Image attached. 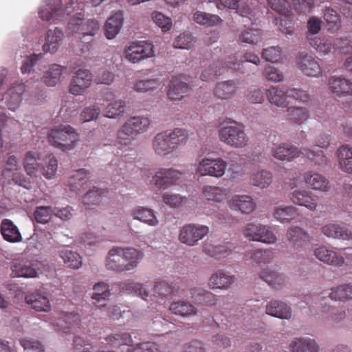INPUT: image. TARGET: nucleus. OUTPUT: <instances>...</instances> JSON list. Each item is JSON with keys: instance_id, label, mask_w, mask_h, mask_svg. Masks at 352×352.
I'll return each instance as SVG.
<instances>
[{"instance_id": "f257e3e1", "label": "nucleus", "mask_w": 352, "mask_h": 352, "mask_svg": "<svg viewBox=\"0 0 352 352\" xmlns=\"http://www.w3.org/2000/svg\"><path fill=\"white\" fill-rule=\"evenodd\" d=\"M144 253L131 247L116 246L110 249L105 257L104 265L108 270L122 272L136 268Z\"/></svg>"}, {"instance_id": "f03ea898", "label": "nucleus", "mask_w": 352, "mask_h": 352, "mask_svg": "<svg viewBox=\"0 0 352 352\" xmlns=\"http://www.w3.org/2000/svg\"><path fill=\"white\" fill-rule=\"evenodd\" d=\"M188 138V133L183 129L166 130L155 135L152 148L156 155L166 156L177 150L179 145L185 144Z\"/></svg>"}, {"instance_id": "7ed1b4c3", "label": "nucleus", "mask_w": 352, "mask_h": 352, "mask_svg": "<svg viewBox=\"0 0 352 352\" xmlns=\"http://www.w3.org/2000/svg\"><path fill=\"white\" fill-rule=\"evenodd\" d=\"M218 135L221 142L234 148H243L249 144L250 138L243 127L235 122L222 124Z\"/></svg>"}, {"instance_id": "20e7f679", "label": "nucleus", "mask_w": 352, "mask_h": 352, "mask_svg": "<svg viewBox=\"0 0 352 352\" xmlns=\"http://www.w3.org/2000/svg\"><path fill=\"white\" fill-rule=\"evenodd\" d=\"M78 141V134L70 126L56 127L48 134L49 143L63 151L74 149Z\"/></svg>"}, {"instance_id": "39448f33", "label": "nucleus", "mask_w": 352, "mask_h": 352, "mask_svg": "<svg viewBox=\"0 0 352 352\" xmlns=\"http://www.w3.org/2000/svg\"><path fill=\"white\" fill-rule=\"evenodd\" d=\"M151 124L150 119L144 116H133L127 119L117 133L120 143L133 138L146 131Z\"/></svg>"}, {"instance_id": "423d86ee", "label": "nucleus", "mask_w": 352, "mask_h": 352, "mask_svg": "<svg viewBox=\"0 0 352 352\" xmlns=\"http://www.w3.org/2000/svg\"><path fill=\"white\" fill-rule=\"evenodd\" d=\"M48 270V266L43 262L21 261L11 265L12 276L16 278H34Z\"/></svg>"}, {"instance_id": "0eeeda50", "label": "nucleus", "mask_w": 352, "mask_h": 352, "mask_svg": "<svg viewBox=\"0 0 352 352\" xmlns=\"http://www.w3.org/2000/svg\"><path fill=\"white\" fill-rule=\"evenodd\" d=\"M123 54L129 62L138 63L154 56L155 52L152 43L142 41L130 43L124 47Z\"/></svg>"}, {"instance_id": "6e6552de", "label": "nucleus", "mask_w": 352, "mask_h": 352, "mask_svg": "<svg viewBox=\"0 0 352 352\" xmlns=\"http://www.w3.org/2000/svg\"><path fill=\"white\" fill-rule=\"evenodd\" d=\"M227 166V162L222 158L204 157L198 163L196 173L201 177L210 176L219 178L225 174Z\"/></svg>"}, {"instance_id": "1a4fd4ad", "label": "nucleus", "mask_w": 352, "mask_h": 352, "mask_svg": "<svg viewBox=\"0 0 352 352\" xmlns=\"http://www.w3.org/2000/svg\"><path fill=\"white\" fill-rule=\"evenodd\" d=\"M209 232L206 226L200 224H187L179 230V241L188 246L197 245L198 242L206 236Z\"/></svg>"}, {"instance_id": "9d476101", "label": "nucleus", "mask_w": 352, "mask_h": 352, "mask_svg": "<svg viewBox=\"0 0 352 352\" xmlns=\"http://www.w3.org/2000/svg\"><path fill=\"white\" fill-rule=\"evenodd\" d=\"M61 7V0H45L38 10L39 17L43 21L56 23L65 13L69 14L71 12L68 7L64 11Z\"/></svg>"}, {"instance_id": "9b49d317", "label": "nucleus", "mask_w": 352, "mask_h": 352, "mask_svg": "<svg viewBox=\"0 0 352 352\" xmlns=\"http://www.w3.org/2000/svg\"><path fill=\"white\" fill-rule=\"evenodd\" d=\"M82 16L78 14L72 16L68 23V30L74 34L80 33L82 36H94L100 30V24L96 19H89L84 23H82Z\"/></svg>"}, {"instance_id": "f8f14e48", "label": "nucleus", "mask_w": 352, "mask_h": 352, "mask_svg": "<svg viewBox=\"0 0 352 352\" xmlns=\"http://www.w3.org/2000/svg\"><path fill=\"white\" fill-rule=\"evenodd\" d=\"M19 170H20V163L18 158L14 155H10L4 165L2 175L5 178H11L16 184L26 189H30L32 188L30 182L23 175L17 174Z\"/></svg>"}, {"instance_id": "ddd939ff", "label": "nucleus", "mask_w": 352, "mask_h": 352, "mask_svg": "<svg viewBox=\"0 0 352 352\" xmlns=\"http://www.w3.org/2000/svg\"><path fill=\"white\" fill-rule=\"evenodd\" d=\"M114 98L113 92H107L103 96V116L109 119H118L123 116L125 113L126 103L122 100H116L110 102Z\"/></svg>"}, {"instance_id": "4468645a", "label": "nucleus", "mask_w": 352, "mask_h": 352, "mask_svg": "<svg viewBox=\"0 0 352 352\" xmlns=\"http://www.w3.org/2000/svg\"><path fill=\"white\" fill-rule=\"evenodd\" d=\"M314 255L320 262L328 265L340 267L345 265V258L342 253L324 245L315 248Z\"/></svg>"}, {"instance_id": "2eb2a0df", "label": "nucleus", "mask_w": 352, "mask_h": 352, "mask_svg": "<svg viewBox=\"0 0 352 352\" xmlns=\"http://www.w3.org/2000/svg\"><path fill=\"white\" fill-rule=\"evenodd\" d=\"M182 177V172L175 168H161L152 177V184L159 189L166 188L175 184Z\"/></svg>"}, {"instance_id": "dca6fc26", "label": "nucleus", "mask_w": 352, "mask_h": 352, "mask_svg": "<svg viewBox=\"0 0 352 352\" xmlns=\"http://www.w3.org/2000/svg\"><path fill=\"white\" fill-rule=\"evenodd\" d=\"M270 154L276 160L292 162L300 156V151L289 143L282 142L274 144L270 149Z\"/></svg>"}, {"instance_id": "f3484780", "label": "nucleus", "mask_w": 352, "mask_h": 352, "mask_svg": "<svg viewBox=\"0 0 352 352\" xmlns=\"http://www.w3.org/2000/svg\"><path fill=\"white\" fill-rule=\"evenodd\" d=\"M92 74L87 69H80L76 72L69 85V92L75 96L82 95L90 87Z\"/></svg>"}, {"instance_id": "a211bd4d", "label": "nucleus", "mask_w": 352, "mask_h": 352, "mask_svg": "<svg viewBox=\"0 0 352 352\" xmlns=\"http://www.w3.org/2000/svg\"><path fill=\"white\" fill-rule=\"evenodd\" d=\"M227 204L230 209L244 214L252 213L256 207L254 199L248 195H234L228 199Z\"/></svg>"}, {"instance_id": "6ab92c4d", "label": "nucleus", "mask_w": 352, "mask_h": 352, "mask_svg": "<svg viewBox=\"0 0 352 352\" xmlns=\"http://www.w3.org/2000/svg\"><path fill=\"white\" fill-rule=\"evenodd\" d=\"M298 68L306 76L316 77L322 74V68L311 56L302 52L296 57Z\"/></svg>"}, {"instance_id": "aec40b11", "label": "nucleus", "mask_w": 352, "mask_h": 352, "mask_svg": "<svg viewBox=\"0 0 352 352\" xmlns=\"http://www.w3.org/2000/svg\"><path fill=\"white\" fill-rule=\"evenodd\" d=\"M305 184L315 191L325 192L331 188L329 180L322 174L315 171H307L303 175Z\"/></svg>"}, {"instance_id": "412c9836", "label": "nucleus", "mask_w": 352, "mask_h": 352, "mask_svg": "<svg viewBox=\"0 0 352 352\" xmlns=\"http://www.w3.org/2000/svg\"><path fill=\"white\" fill-rule=\"evenodd\" d=\"M289 198L294 204L305 207L310 211H315L318 208L316 199L307 190H294L291 192Z\"/></svg>"}, {"instance_id": "4be33fe9", "label": "nucleus", "mask_w": 352, "mask_h": 352, "mask_svg": "<svg viewBox=\"0 0 352 352\" xmlns=\"http://www.w3.org/2000/svg\"><path fill=\"white\" fill-rule=\"evenodd\" d=\"M291 352H319L318 342L311 337H298L294 338L289 345Z\"/></svg>"}, {"instance_id": "5701e85b", "label": "nucleus", "mask_w": 352, "mask_h": 352, "mask_svg": "<svg viewBox=\"0 0 352 352\" xmlns=\"http://www.w3.org/2000/svg\"><path fill=\"white\" fill-rule=\"evenodd\" d=\"M130 215L134 220L139 221L149 226L156 227L159 225V220L156 214L151 208L137 206L131 210Z\"/></svg>"}, {"instance_id": "b1692460", "label": "nucleus", "mask_w": 352, "mask_h": 352, "mask_svg": "<svg viewBox=\"0 0 352 352\" xmlns=\"http://www.w3.org/2000/svg\"><path fill=\"white\" fill-rule=\"evenodd\" d=\"M90 174L85 169L75 171L67 182L69 190L76 194H80L88 186Z\"/></svg>"}, {"instance_id": "393cba45", "label": "nucleus", "mask_w": 352, "mask_h": 352, "mask_svg": "<svg viewBox=\"0 0 352 352\" xmlns=\"http://www.w3.org/2000/svg\"><path fill=\"white\" fill-rule=\"evenodd\" d=\"M339 168L344 173L352 175V146L342 144L336 150Z\"/></svg>"}, {"instance_id": "a878e982", "label": "nucleus", "mask_w": 352, "mask_h": 352, "mask_svg": "<svg viewBox=\"0 0 352 352\" xmlns=\"http://www.w3.org/2000/svg\"><path fill=\"white\" fill-rule=\"evenodd\" d=\"M234 280V276L228 272L219 271L211 275L208 286L212 289L226 290L231 287Z\"/></svg>"}, {"instance_id": "bb28decb", "label": "nucleus", "mask_w": 352, "mask_h": 352, "mask_svg": "<svg viewBox=\"0 0 352 352\" xmlns=\"http://www.w3.org/2000/svg\"><path fill=\"white\" fill-rule=\"evenodd\" d=\"M25 92V87L23 84H17L10 87L6 92L4 100L8 108L15 111L20 106L22 101V96Z\"/></svg>"}, {"instance_id": "cd10ccee", "label": "nucleus", "mask_w": 352, "mask_h": 352, "mask_svg": "<svg viewBox=\"0 0 352 352\" xmlns=\"http://www.w3.org/2000/svg\"><path fill=\"white\" fill-rule=\"evenodd\" d=\"M321 231L328 238L345 241L352 240V231L338 224H326L322 227Z\"/></svg>"}, {"instance_id": "c85d7f7f", "label": "nucleus", "mask_w": 352, "mask_h": 352, "mask_svg": "<svg viewBox=\"0 0 352 352\" xmlns=\"http://www.w3.org/2000/svg\"><path fill=\"white\" fill-rule=\"evenodd\" d=\"M241 0H216L217 8L221 6L226 8L236 10L237 13L243 17H249L254 8L252 3L247 1L240 3Z\"/></svg>"}, {"instance_id": "c756f323", "label": "nucleus", "mask_w": 352, "mask_h": 352, "mask_svg": "<svg viewBox=\"0 0 352 352\" xmlns=\"http://www.w3.org/2000/svg\"><path fill=\"white\" fill-rule=\"evenodd\" d=\"M64 37L63 32L58 28L49 30L45 36L43 50L45 52L54 53L57 51Z\"/></svg>"}, {"instance_id": "7c9ffc66", "label": "nucleus", "mask_w": 352, "mask_h": 352, "mask_svg": "<svg viewBox=\"0 0 352 352\" xmlns=\"http://www.w3.org/2000/svg\"><path fill=\"white\" fill-rule=\"evenodd\" d=\"M329 89L331 92L338 97L350 96L352 94V82L342 77H331L329 81Z\"/></svg>"}, {"instance_id": "2f4dec72", "label": "nucleus", "mask_w": 352, "mask_h": 352, "mask_svg": "<svg viewBox=\"0 0 352 352\" xmlns=\"http://www.w3.org/2000/svg\"><path fill=\"white\" fill-rule=\"evenodd\" d=\"M25 302L29 307L36 311L48 312L52 305L47 296L40 293H32L25 296Z\"/></svg>"}, {"instance_id": "473e14b6", "label": "nucleus", "mask_w": 352, "mask_h": 352, "mask_svg": "<svg viewBox=\"0 0 352 352\" xmlns=\"http://www.w3.org/2000/svg\"><path fill=\"white\" fill-rule=\"evenodd\" d=\"M124 23L123 14L116 12L109 17L104 24V35L107 39H113L120 32Z\"/></svg>"}, {"instance_id": "72a5a7b5", "label": "nucleus", "mask_w": 352, "mask_h": 352, "mask_svg": "<svg viewBox=\"0 0 352 352\" xmlns=\"http://www.w3.org/2000/svg\"><path fill=\"white\" fill-rule=\"evenodd\" d=\"M120 289L129 294H133L144 300L151 303V292L142 283L125 281L120 284Z\"/></svg>"}, {"instance_id": "f704fd0d", "label": "nucleus", "mask_w": 352, "mask_h": 352, "mask_svg": "<svg viewBox=\"0 0 352 352\" xmlns=\"http://www.w3.org/2000/svg\"><path fill=\"white\" fill-rule=\"evenodd\" d=\"M267 97L273 105L285 108L290 103L289 89L284 91L276 87H271L267 91Z\"/></svg>"}, {"instance_id": "c9c22d12", "label": "nucleus", "mask_w": 352, "mask_h": 352, "mask_svg": "<svg viewBox=\"0 0 352 352\" xmlns=\"http://www.w3.org/2000/svg\"><path fill=\"white\" fill-rule=\"evenodd\" d=\"M267 314L280 319L288 320L292 318V309L289 306L282 301L272 300L266 305Z\"/></svg>"}, {"instance_id": "e433bc0d", "label": "nucleus", "mask_w": 352, "mask_h": 352, "mask_svg": "<svg viewBox=\"0 0 352 352\" xmlns=\"http://www.w3.org/2000/svg\"><path fill=\"white\" fill-rule=\"evenodd\" d=\"M66 72L67 69L59 65H52L43 72V80L47 85L54 87L61 81Z\"/></svg>"}, {"instance_id": "4c0bfd02", "label": "nucleus", "mask_w": 352, "mask_h": 352, "mask_svg": "<svg viewBox=\"0 0 352 352\" xmlns=\"http://www.w3.org/2000/svg\"><path fill=\"white\" fill-rule=\"evenodd\" d=\"M338 41V39L326 37L315 36L309 38L311 46L320 55H326L332 52Z\"/></svg>"}, {"instance_id": "58836bf2", "label": "nucleus", "mask_w": 352, "mask_h": 352, "mask_svg": "<svg viewBox=\"0 0 352 352\" xmlns=\"http://www.w3.org/2000/svg\"><path fill=\"white\" fill-rule=\"evenodd\" d=\"M58 321L54 323V329L57 331L69 333L75 324L79 321V317L73 313H60L57 318Z\"/></svg>"}, {"instance_id": "ea45409f", "label": "nucleus", "mask_w": 352, "mask_h": 352, "mask_svg": "<svg viewBox=\"0 0 352 352\" xmlns=\"http://www.w3.org/2000/svg\"><path fill=\"white\" fill-rule=\"evenodd\" d=\"M262 38L261 30L252 27H245L238 35V41L242 45H257L262 41Z\"/></svg>"}, {"instance_id": "a19ab883", "label": "nucleus", "mask_w": 352, "mask_h": 352, "mask_svg": "<svg viewBox=\"0 0 352 352\" xmlns=\"http://www.w3.org/2000/svg\"><path fill=\"white\" fill-rule=\"evenodd\" d=\"M41 153L37 150L26 152L23 160V169L30 177L35 176L39 169L38 161L41 160Z\"/></svg>"}, {"instance_id": "79ce46f5", "label": "nucleus", "mask_w": 352, "mask_h": 352, "mask_svg": "<svg viewBox=\"0 0 352 352\" xmlns=\"http://www.w3.org/2000/svg\"><path fill=\"white\" fill-rule=\"evenodd\" d=\"M1 233L3 239L10 243L22 241L21 234L18 227L10 219H3L1 223Z\"/></svg>"}, {"instance_id": "37998d69", "label": "nucleus", "mask_w": 352, "mask_h": 352, "mask_svg": "<svg viewBox=\"0 0 352 352\" xmlns=\"http://www.w3.org/2000/svg\"><path fill=\"white\" fill-rule=\"evenodd\" d=\"M298 216V209L293 206H279L274 207L272 217L281 223H288Z\"/></svg>"}, {"instance_id": "c03bdc74", "label": "nucleus", "mask_w": 352, "mask_h": 352, "mask_svg": "<svg viewBox=\"0 0 352 352\" xmlns=\"http://www.w3.org/2000/svg\"><path fill=\"white\" fill-rule=\"evenodd\" d=\"M151 292V303H162L170 296L172 288L164 281H155Z\"/></svg>"}, {"instance_id": "a18cd8bd", "label": "nucleus", "mask_w": 352, "mask_h": 352, "mask_svg": "<svg viewBox=\"0 0 352 352\" xmlns=\"http://www.w3.org/2000/svg\"><path fill=\"white\" fill-rule=\"evenodd\" d=\"M286 239L294 248L298 249L307 243L308 234L302 228L292 226L287 231Z\"/></svg>"}, {"instance_id": "49530a36", "label": "nucleus", "mask_w": 352, "mask_h": 352, "mask_svg": "<svg viewBox=\"0 0 352 352\" xmlns=\"http://www.w3.org/2000/svg\"><path fill=\"white\" fill-rule=\"evenodd\" d=\"M192 19L197 23L206 27L218 26L223 23L218 15L199 10L193 13Z\"/></svg>"}, {"instance_id": "de8ad7c7", "label": "nucleus", "mask_w": 352, "mask_h": 352, "mask_svg": "<svg viewBox=\"0 0 352 352\" xmlns=\"http://www.w3.org/2000/svg\"><path fill=\"white\" fill-rule=\"evenodd\" d=\"M169 309L172 313L182 317H190L197 314V308L190 302L185 300H179L171 303Z\"/></svg>"}, {"instance_id": "09e8293b", "label": "nucleus", "mask_w": 352, "mask_h": 352, "mask_svg": "<svg viewBox=\"0 0 352 352\" xmlns=\"http://www.w3.org/2000/svg\"><path fill=\"white\" fill-rule=\"evenodd\" d=\"M188 86L186 83L178 78H173L169 85L167 92L168 96L171 100H180L188 91Z\"/></svg>"}, {"instance_id": "8fccbe9b", "label": "nucleus", "mask_w": 352, "mask_h": 352, "mask_svg": "<svg viewBox=\"0 0 352 352\" xmlns=\"http://www.w3.org/2000/svg\"><path fill=\"white\" fill-rule=\"evenodd\" d=\"M329 297L333 301L346 302L352 298V285L343 284L331 289Z\"/></svg>"}, {"instance_id": "3c124183", "label": "nucleus", "mask_w": 352, "mask_h": 352, "mask_svg": "<svg viewBox=\"0 0 352 352\" xmlns=\"http://www.w3.org/2000/svg\"><path fill=\"white\" fill-rule=\"evenodd\" d=\"M272 179L273 175L270 171L261 169L251 174L250 182L256 187L266 188L272 184Z\"/></svg>"}, {"instance_id": "603ef678", "label": "nucleus", "mask_w": 352, "mask_h": 352, "mask_svg": "<svg viewBox=\"0 0 352 352\" xmlns=\"http://www.w3.org/2000/svg\"><path fill=\"white\" fill-rule=\"evenodd\" d=\"M260 278L274 288H278L285 284V280L282 274L269 268L264 269L259 274Z\"/></svg>"}, {"instance_id": "864d4df0", "label": "nucleus", "mask_w": 352, "mask_h": 352, "mask_svg": "<svg viewBox=\"0 0 352 352\" xmlns=\"http://www.w3.org/2000/svg\"><path fill=\"white\" fill-rule=\"evenodd\" d=\"M108 344L113 346H121L122 345L128 346V349L133 348V340L129 333L126 332L113 333L106 338Z\"/></svg>"}, {"instance_id": "5fc2aeb1", "label": "nucleus", "mask_w": 352, "mask_h": 352, "mask_svg": "<svg viewBox=\"0 0 352 352\" xmlns=\"http://www.w3.org/2000/svg\"><path fill=\"white\" fill-rule=\"evenodd\" d=\"M236 89L237 86L234 81H224L217 85L215 89V95L221 99H229L235 94Z\"/></svg>"}, {"instance_id": "6e6d98bb", "label": "nucleus", "mask_w": 352, "mask_h": 352, "mask_svg": "<svg viewBox=\"0 0 352 352\" xmlns=\"http://www.w3.org/2000/svg\"><path fill=\"white\" fill-rule=\"evenodd\" d=\"M203 195L209 201L221 203L226 199V190L217 186H207L203 188Z\"/></svg>"}, {"instance_id": "4d7b16f0", "label": "nucleus", "mask_w": 352, "mask_h": 352, "mask_svg": "<svg viewBox=\"0 0 352 352\" xmlns=\"http://www.w3.org/2000/svg\"><path fill=\"white\" fill-rule=\"evenodd\" d=\"M160 85V81L156 78L139 80L133 83V89L138 93H146L157 89Z\"/></svg>"}, {"instance_id": "13d9d810", "label": "nucleus", "mask_w": 352, "mask_h": 352, "mask_svg": "<svg viewBox=\"0 0 352 352\" xmlns=\"http://www.w3.org/2000/svg\"><path fill=\"white\" fill-rule=\"evenodd\" d=\"M110 296L109 285L104 283L100 282L93 286L91 299L94 304H100L107 300Z\"/></svg>"}, {"instance_id": "bf43d9fd", "label": "nucleus", "mask_w": 352, "mask_h": 352, "mask_svg": "<svg viewBox=\"0 0 352 352\" xmlns=\"http://www.w3.org/2000/svg\"><path fill=\"white\" fill-rule=\"evenodd\" d=\"M59 254L68 267L78 269L82 266L81 256L77 252L69 250H63L59 252Z\"/></svg>"}, {"instance_id": "052dcab7", "label": "nucleus", "mask_w": 352, "mask_h": 352, "mask_svg": "<svg viewBox=\"0 0 352 352\" xmlns=\"http://www.w3.org/2000/svg\"><path fill=\"white\" fill-rule=\"evenodd\" d=\"M192 298L197 304L199 305H214L215 304V296L206 290L194 289L192 292Z\"/></svg>"}, {"instance_id": "680f3d73", "label": "nucleus", "mask_w": 352, "mask_h": 352, "mask_svg": "<svg viewBox=\"0 0 352 352\" xmlns=\"http://www.w3.org/2000/svg\"><path fill=\"white\" fill-rule=\"evenodd\" d=\"M324 19L327 23L329 31L336 32L341 27V21L337 12L330 8H327L324 12Z\"/></svg>"}, {"instance_id": "e2e57ef3", "label": "nucleus", "mask_w": 352, "mask_h": 352, "mask_svg": "<svg viewBox=\"0 0 352 352\" xmlns=\"http://www.w3.org/2000/svg\"><path fill=\"white\" fill-rule=\"evenodd\" d=\"M58 170V160L52 155H50L46 159L45 164L42 167L41 173L43 177L47 179L54 178Z\"/></svg>"}, {"instance_id": "0e129e2a", "label": "nucleus", "mask_w": 352, "mask_h": 352, "mask_svg": "<svg viewBox=\"0 0 352 352\" xmlns=\"http://www.w3.org/2000/svg\"><path fill=\"white\" fill-rule=\"evenodd\" d=\"M151 19L153 22L164 32L169 31L173 26L171 18L165 16L160 12H153L151 14Z\"/></svg>"}, {"instance_id": "69168bd1", "label": "nucleus", "mask_w": 352, "mask_h": 352, "mask_svg": "<svg viewBox=\"0 0 352 352\" xmlns=\"http://www.w3.org/2000/svg\"><path fill=\"white\" fill-rule=\"evenodd\" d=\"M246 256L253 263L258 265L265 264L271 261L270 252L265 250H252L249 251Z\"/></svg>"}, {"instance_id": "338daca9", "label": "nucleus", "mask_w": 352, "mask_h": 352, "mask_svg": "<svg viewBox=\"0 0 352 352\" xmlns=\"http://www.w3.org/2000/svg\"><path fill=\"white\" fill-rule=\"evenodd\" d=\"M277 240V236L269 227L261 224L258 236L256 238V242L272 245L276 243Z\"/></svg>"}, {"instance_id": "774afa93", "label": "nucleus", "mask_w": 352, "mask_h": 352, "mask_svg": "<svg viewBox=\"0 0 352 352\" xmlns=\"http://www.w3.org/2000/svg\"><path fill=\"white\" fill-rule=\"evenodd\" d=\"M54 215V208L51 206H38L34 212V217L37 223H48Z\"/></svg>"}]
</instances>
